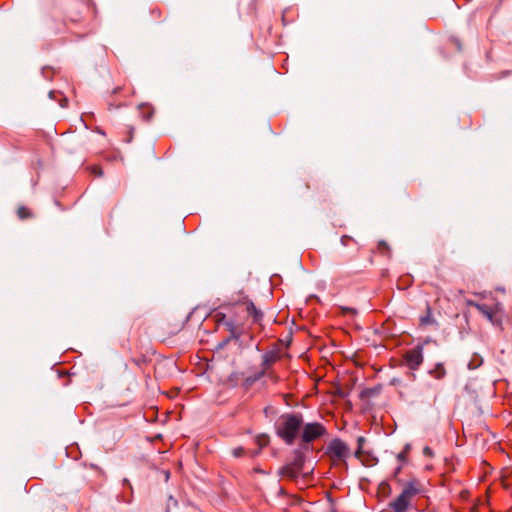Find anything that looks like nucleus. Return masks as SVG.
I'll use <instances>...</instances> for the list:
<instances>
[{
  "label": "nucleus",
  "instance_id": "obj_1",
  "mask_svg": "<svg viewBox=\"0 0 512 512\" xmlns=\"http://www.w3.org/2000/svg\"><path fill=\"white\" fill-rule=\"evenodd\" d=\"M303 427V416L300 413L281 415L276 425L277 435L287 444L292 445Z\"/></svg>",
  "mask_w": 512,
  "mask_h": 512
},
{
  "label": "nucleus",
  "instance_id": "obj_2",
  "mask_svg": "<svg viewBox=\"0 0 512 512\" xmlns=\"http://www.w3.org/2000/svg\"><path fill=\"white\" fill-rule=\"evenodd\" d=\"M419 492L420 489L414 481L408 482L400 495L389 504L390 509L393 512H407L412 505V500Z\"/></svg>",
  "mask_w": 512,
  "mask_h": 512
},
{
  "label": "nucleus",
  "instance_id": "obj_3",
  "mask_svg": "<svg viewBox=\"0 0 512 512\" xmlns=\"http://www.w3.org/2000/svg\"><path fill=\"white\" fill-rule=\"evenodd\" d=\"M326 453L333 459L346 461L350 456V448L344 441L335 438L328 444Z\"/></svg>",
  "mask_w": 512,
  "mask_h": 512
},
{
  "label": "nucleus",
  "instance_id": "obj_4",
  "mask_svg": "<svg viewBox=\"0 0 512 512\" xmlns=\"http://www.w3.org/2000/svg\"><path fill=\"white\" fill-rule=\"evenodd\" d=\"M305 456L299 450L294 452L293 460L282 468V474L289 478H297L302 472Z\"/></svg>",
  "mask_w": 512,
  "mask_h": 512
},
{
  "label": "nucleus",
  "instance_id": "obj_5",
  "mask_svg": "<svg viewBox=\"0 0 512 512\" xmlns=\"http://www.w3.org/2000/svg\"><path fill=\"white\" fill-rule=\"evenodd\" d=\"M302 428L301 439L305 443H310L326 434V428L318 422L307 423Z\"/></svg>",
  "mask_w": 512,
  "mask_h": 512
},
{
  "label": "nucleus",
  "instance_id": "obj_6",
  "mask_svg": "<svg viewBox=\"0 0 512 512\" xmlns=\"http://www.w3.org/2000/svg\"><path fill=\"white\" fill-rule=\"evenodd\" d=\"M406 365L411 370H416L423 362V348L422 346H416L413 349L407 351L404 355Z\"/></svg>",
  "mask_w": 512,
  "mask_h": 512
},
{
  "label": "nucleus",
  "instance_id": "obj_7",
  "mask_svg": "<svg viewBox=\"0 0 512 512\" xmlns=\"http://www.w3.org/2000/svg\"><path fill=\"white\" fill-rule=\"evenodd\" d=\"M468 306L475 307L493 326H501V320L495 316V313L486 304H480L472 300L467 301Z\"/></svg>",
  "mask_w": 512,
  "mask_h": 512
},
{
  "label": "nucleus",
  "instance_id": "obj_8",
  "mask_svg": "<svg viewBox=\"0 0 512 512\" xmlns=\"http://www.w3.org/2000/svg\"><path fill=\"white\" fill-rule=\"evenodd\" d=\"M279 360V355L275 351H268L262 355V370L269 369L273 364Z\"/></svg>",
  "mask_w": 512,
  "mask_h": 512
},
{
  "label": "nucleus",
  "instance_id": "obj_9",
  "mask_svg": "<svg viewBox=\"0 0 512 512\" xmlns=\"http://www.w3.org/2000/svg\"><path fill=\"white\" fill-rule=\"evenodd\" d=\"M225 326L227 327L228 331L230 332V338L231 339H239L241 336V329L234 324L233 321H226Z\"/></svg>",
  "mask_w": 512,
  "mask_h": 512
},
{
  "label": "nucleus",
  "instance_id": "obj_10",
  "mask_svg": "<svg viewBox=\"0 0 512 512\" xmlns=\"http://www.w3.org/2000/svg\"><path fill=\"white\" fill-rule=\"evenodd\" d=\"M430 374L436 379H442L446 375V370L442 363H437L435 368L430 371Z\"/></svg>",
  "mask_w": 512,
  "mask_h": 512
},
{
  "label": "nucleus",
  "instance_id": "obj_11",
  "mask_svg": "<svg viewBox=\"0 0 512 512\" xmlns=\"http://www.w3.org/2000/svg\"><path fill=\"white\" fill-rule=\"evenodd\" d=\"M256 443L259 445V449L255 452H253V456L259 454L260 449L268 445L269 443V437L267 435H259L256 438Z\"/></svg>",
  "mask_w": 512,
  "mask_h": 512
},
{
  "label": "nucleus",
  "instance_id": "obj_12",
  "mask_svg": "<svg viewBox=\"0 0 512 512\" xmlns=\"http://www.w3.org/2000/svg\"><path fill=\"white\" fill-rule=\"evenodd\" d=\"M247 311L249 314L253 315L255 321L260 320V318L262 317V313L255 307L253 302H250L247 305Z\"/></svg>",
  "mask_w": 512,
  "mask_h": 512
},
{
  "label": "nucleus",
  "instance_id": "obj_13",
  "mask_svg": "<svg viewBox=\"0 0 512 512\" xmlns=\"http://www.w3.org/2000/svg\"><path fill=\"white\" fill-rule=\"evenodd\" d=\"M420 322L422 325H429L435 323V320L431 316V310L427 307V314L420 318Z\"/></svg>",
  "mask_w": 512,
  "mask_h": 512
},
{
  "label": "nucleus",
  "instance_id": "obj_14",
  "mask_svg": "<svg viewBox=\"0 0 512 512\" xmlns=\"http://www.w3.org/2000/svg\"><path fill=\"white\" fill-rule=\"evenodd\" d=\"M264 375H265V370H261L258 373H256L255 375L247 377L246 382L249 384H253L256 381H258L259 379H261Z\"/></svg>",
  "mask_w": 512,
  "mask_h": 512
},
{
  "label": "nucleus",
  "instance_id": "obj_15",
  "mask_svg": "<svg viewBox=\"0 0 512 512\" xmlns=\"http://www.w3.org/2000/svg\"><path fill=\"white\" fill-rule=\"evenodd\" d=\"M177 506H178L177 500L173 496H169L168 500H167V505H166V512H170L172 507H177Z\"/></svg>",
  "mask_w": 512,
  "mask_h": 512
},
{
  "label": "nucleus",
  "instance_id": "obj_16",
  "mask_svg": "<svg viewBox=\"0 0 512 512\" xmlns=\"http://www.w3.org/2000/svg\"><path fill=\"white\" fill-rule=\"evenodd\" d=\"M20 219H26L30 216V212L26 207H20L17 211Z\"/></svg>",
  "mask_w": 512,
  "mask_h": 512
},
{
  "label": "nucleus",
  "instance_id": "obj_17",
  "mask_svg": "<svg viewBox=\"0 0 512 512\" xmlns=\"http://www.w3.org/2000/svg\"><path fill=\"white\" fill-rule=\"evenodd\" d=\"M232 455L234 457H241L244 455V448L243 447H237L232 450Z\"/></svg>",
  "mask_w": 512,
  "mask_h": 512
},
{
  "label": "nucleus",
  "instance_id": "obj_18",
  "mask_svg": "<svg viewBox=\"0 0 512 512\" xmlns=\"http://www.w3.org/2000/svg\"><path fill=\"white\" fill-rule=\"evenodd\" d=\"M365 441L364 437H358L357 439V442H358V449L356 450L355 452V456L356 457H359L360 454H361V448H362V444L363 442Z\"/></svg>",
  "mask_w": 512,
  "mask_h": 512
},
{
  "label": "nucleus",
  "instance_id": "obj_19",
  "mask_svg": "<svg viewBox=\"0 0 512 512\" xmlns=\"http://www.w3.org/2000/svg\"><path fill=\"white\" fill-rule=\"evenodd\" d=\"M423 454H424V456L432 457L433 456V451H432V449L430 447L425 446L423 448Z\"/></svg>",
  "mask_w": 512,
  "mask_h": 512
},
{
  "label": "nucleus",
  "instance_id": "obj_20",
  "mask_svg": "<svg viewBox=\"0 0 512 512\" xmlns=\"http://www.w3.org/2000/svg\"><path fill=\"white\" fill-rule=\"evenodd\" d=\"M92 173H93L95 176H97V177H100V176H102V175H103V172H102L101 168H99V167H93V169H92Z\"/></svg>",
  "mask_w": 512,
  "mask_h": 512
},
{
  "label": "nucleus",
  "instance_id": "obj_21",
  "mask_svg": "<svg viewBox=\"0 0 512 512\" xmlns=\"http://www.w3.org/2000/svg\"><path fill=\"white\" fill-rule=\"evenodd\" d=\"M397 458H398L399 461H405L406 460V453L402 451L401 453L398 454Z\"/></svg>",
  "mask_w": 512,
  "mask_h": 512
},
{
  "label": "nucleus",
  "instance_id": "obj_22",
  "mask_svg": "<svg viewBox=\"0 0 512 512\" xmlns=\"http://www.w3.org/2000/svg\"><path fill=\"white\" fill-rule=\"evenodd\" d=\"M230 340H231V338H230V337H228L227 339H225L223 342H221V343L219 344V347H220V348H223V347H224V346H225V345H226Z\"/></svg>",
  "mask_w": 512,
  "mask_h": 512
},
{
  "label": "nucleus",
  "instance_id": "obj_23",
  "mask_svg": "<svg viewBox=\"0 0 512 512\" xmlns=\"http://www.w3.org/2000/svg\"><path fill=\"white\" fill-rule=\"evenodd\" d=\"M410 448H411V445L406 444L403 452L407 453L410 450Z\"/></svg>",
  "mask_w": 512,
  "mask_h": 512
},
{
  "label": "nucleus",
  "instance_id": "obj_24",
  "mask_svg": "<svg viewBox=\"0 0 512 512\" xmlns=\"http://www.w3.org/2000/svg\"><path fill=\"white\" fill-rule=\"evenodd\" d=\"M346 239H348V237H347V236H343V237L341 238V242H342L344 245H346Z\"/></svg>",
  "mask_w": 512,
  "mask_h": 512
},
{
  "label": "nucleus",
  "instance_id": "obj_25",
  "mask_svg": "<svg viewBox=\"0 0 512 512\" xmlns=\"http://www.w3.org/2000/svg\"><path fill=\"white\" fill-rule=\"evenodd\" d=\"M123 484H125V485H126V484H127V485H130L129 480H128V479H124V480H123Z\"/></svg>",
  "mask_w": 512,
  "mask_h": 512
},
{
  "label": "nucleus",
  "instance_id": "obj_26",
  "mask_svg": "<svg viewBox=\"0 0 512 512\" xmlns=\"http://www.w3.org/2000/svg\"><path fill=\"white\" fill-rule=\"evenodd\" d=\"M379 244H380V246H385V247L387 246L384 241H381Z\"/></svg>",
  "mask_w": 512,
  "mask_h": 512
},
{
  "label": "nucleus",
  "instance_id": "obj_27",
  "mask_svg": "<svg viewBox=\"0 0 512 512\" xmlns=\"http://www.w3.org/2000/svg\"><path fill=\"white\" fill-rule=\"evenodd\" d=\"M165 477H166L167 479L169 478V472H167V473L165 474Z\"/></svg>",
  "mask_w": 512,
  "mask_h": 512
}]
</instances>
